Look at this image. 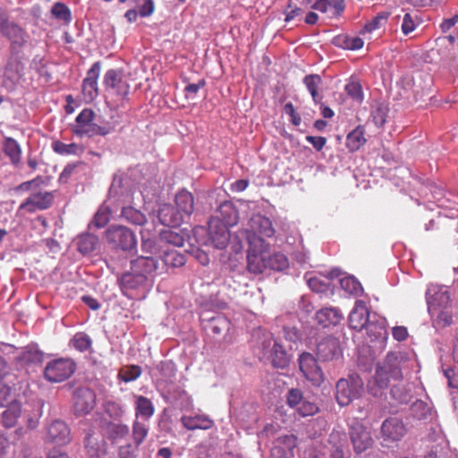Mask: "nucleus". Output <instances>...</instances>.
Wrapping results in <instances>:
<instances>
[{"mask_svg":"<svg viewBox=\"0 0 458 458\" xmlns=\"http://www.w3.org/2000/svg\"><path fill=\"white\" fill-rule=\"evenodd\" d=\"M402 357L400 352H388L384 361L377 367L375 381L378 387L386 388L391 380L402 379Z\"/></svg>","mask_w":458,"mask_h":458,"instance_id":"1","label":"nucleus"},{"mask_svg":"<svg viewBox=\"0 0 458 458\" xmlns=\"http://www.w3.org/2000/svg\"><path fill=\"white\" fill-rule=\"evenodd\" d=\"M364 390V383L358 375H350L348 377L337 380L335 386V399L339 406H349L353 400L360 397Z\"/></svg>","mask_w":458,"mask_h":458,"instance_id":"2","label":"nucleus"},{"mask_svg":"<svg viewBox=\"0 0 458 458\" xmlns=\"http://www.w3.org/2000/svg\"><path fill=\"white\" fill-rule=\"evenodd\" d=\"M158 269V261L153 257L140 256L131 261V273L135 274L137 284H132L133 275H124L122 277V284L129 288H136L144 284L148 275H151Z\"/></svg>","mask_w":458,"mask_h":458,"instance_id":"3","label":"nucleus"},{"mask_svg":"<svg viewBox=\"0 0 458 458\" xmlns=\"http://www.w3.org/2000/svg\"><path fill=\"white\" fill-rule=\"evenodd\" d=\"M248 270L250 274H262L267 267V259L264 255L266 243L263 239L253 234H248Z\"/></svg>","mask_w":458,"mask_h":458,"instance_id":"4","label":"nucleus"},{"mask_svg":"<svg viewBox=\"0 0 458 458\" xmlns=\"http://www.w3.org/2000/svg\"><path fill=\"white\" fill-rule=\"evenodd\" d=\"M349 325L353 330L360 331L366 328L369 334L381 335L383 327L369 323V310L364 301H355L354 307L349 314Z\"/></svg>","mask_w":458,"mask_h":458,"instance_id":"5","label":"nucleus"},{"mask_svg":"<svg viewBox=\"0 0 458 458\" xmlns=\"http://www.w3.org/2000/svg\"><path fill=\"white\" fill-rule=\"evenodd\" d=\"M75 362L70 359L59 358L47 362L44 368V377L50 383L66 380L75 372Z\"/></svg>","mask_w":458,"mask_h":458,"instance_id":"6","label":"nucleus"},{"mask_svg":"<svg viewBox=\"0 0 458 458\" xmlns=\"http://www.w3.org/2000/svg\"><path fill=\"white\" fill-rule=\"evenodd\" d=\"M106 239L115 250H132L136 248L137 240L133 232L126 226H111L106 231Z\"/></svg>","mask_w":458,"mask_h":458,"instance_id":"7","label":"nucleus"},{"mask_svg":"<svg viewBox=\"0 0 458 458\" xmlns=\"http://www.w3.org/2000/svg\"><path fill=\"white\" fill-rule=\"evenodd\" d=\"M299 369L302 373L306 380L310 381L313 386H320L325 381V377L321 368L318 366V362L314 355L310 352H303L300 354Z\"/></svg>","mask_w":458,"mask_h":458,"instance_id":"8","label":"nucleus"},{"mask_svg":"<svg viewBox=\"0 0 458 458\" xmlns=\"http://www.w3.org/2000/svg\"><path fill=\"white\" fill-rule=\"evenodd\" d=\"M340 272L338 269H332L328 273H305L304 278L309 287L314 293H327L330 290L332 282L338 278Z\"/></svg>","mask_w":458,"mask_h":458,"instance_id":"9","label":"nucleus"},{"mask_svg":"<svg viewBox=\"0 0 458 458\" xmlns=\"http://www.w3.org/2000/svg\"><path fill=\"white\" fill-rule=\"evenodd\" d=\"M250 229L242 231V236L248 241V234H253L256 237H273L276 233L270 219L260 214H255L250 216L249 221Z\"/></svg>","mask_w":458,"mask_h":458,"instance_id":"10","label":"nucleus"},{"mask_svg":"<svg viewBox=\"0 0 458 458\" xmlns=\"http://www.w3.org/2000/svg\"><path fill=\"white\" fill-rule=\"evenodd\" d=\"M317 356L321 362H329L342 358L343 351L337 337L327 336L320 340L316 348Z\"/></svg>","mask_w":458,"mask_h":458,"instance_id":"11","label":"nucleus"},{"mask_svg":"<svg viewBox=\"0 0 458 458\" xmlns=\"http://www.w3.org/2000/svg\"><path fill=\"white\" fill-rule=\"evenodd\" d=\"M104 86L106 90L121 98L126 97L130 92V85L119 70L110 69L106 72Z\"/></svg>","mask_w":458,"mask_h":458,"instance_id":"12","label":"nucleus"},{"mask_svg":"<svg viewBox=\"0 0 458 458\" xmlns=\"http://www.w3.org/2000/svg\"><path fill=\"white\" fill-rule=\"evenodd\" d=\"M349 434L356 454H360L372 445L370 431L363 424L354 422L350 428Z\"/></svg>","mask_w":458,"mask_h":458,"instance_id":"13","label":"nucleus"},{"mask_svg":"<svg viewBox=\"0 0 458 458\" xmlns=\"http://www.w3.org/2000/svg\"><path fill=\"white\" fill-rule=\"evenodd\" d=\"M54 201V194L49 191H38L31 193L25 201L20 205V210L25 209L30 214L36 213L38 210H45L50 208Z\"/></svg>","mask_w":458,"mask_h":458,"instance_id":"14","label":"nucleus"},{"mask_svg":"<svg viewBox=\"0 0 458 458\" xmlns=\"http://www.w3.org/2000/svg\"><path fill=\"white\" fill-rule=\"evenodd\" d=\"M24 73V64L15 54H11L4 71V86L12 88L20 82Z\"/></svg>","mask_w":458,"mask_h":458,"instance_id":"15","label":"nucleus"},{"mask_svg":"<svg viewBox=\"0 0 458 458\" xmlns=\"http://www.w3.org/2000/svg\"><path fill=\"white\" fill-rule=\"evenodd\" d=\"M406 433L403 422L398 418H387L382 422L381 435L384 441L398 442Z\"/></svg>","mask_w":458,"mask_h":458,"instance_id":"16","label":"nucleus"},{"mask_svg":"<svg viewBox=\"0 0 458 458\" xmlns=\"http://www.w3.org/2000/svg\"><path fill=\"white\" fill-rule=\"evenodd\" d=\"M210 240L218 250H225L230 242V226L219 225L216 219H209L208 222Z\"/></svg>","mask_w":458,"mask_h":458,"instance_id":"17","label":"nucleus"},{"mask_svg":"<svg viewBox=\"0 0 458 458\" xmlns=\"http://www.w3.org/2000/svg\"><path fill=\"white\" fill-rule=\"evenodd\" d=\"M47 439L48 442L59 445H66L71 440L70 429L64 422L55 420L47 428Z\"/></svg>","mask_w":458,"mask_h":458,"instance_id":"18","label":"nucleus"},{"mask_svg":"<svg viewBox=\"0 0 458 458\" xmlns=\"http://www.w3.org/2000/svg\"><path fill=\"white\" fill-rule=\"evenodd\" d=\"M159 222L166 227H177L182 225L183 218L187 217L170 204L160 206L157 215Z\"/></svg>","mask_w":458,"mask_h":458,"instance_id":"19","label":"nucleus"},{"mask_svg":"<svg viewBox=\"0 0 458 458\" xmlns=\"http://www.w3.org/2000/svg\"><path fill=\"white\" fill-rule=\"evenodd\" d=\"M210 219H216L219 225L233 227L238 223V211L232 201L221 202L216 208V216Z\"/></svg>","mask_w":458,"mask_h":458,"instance_id":"20","label":"nucleus"},{"mask_svg":"<svg viewBox=\"0 0 458 458\" xmlns=\"http://www.w3.org/2000/svg\"><path fill=\"white\" fill-rule=\"evenodd\" d=\"M450 297L448 292L443 290L428 292L427 303L429 312H437L439 310H445L449 307Z\"/></svg>","mask_w":458,"mask_h":458,"instance_id":"21","label":"nucleus"},{"mask_svg":"<svg viewBox=\"0 0 458 458\" xmlns=\"http://www.w3.org/2000/svg\"><path fill=\"white\" fill-rule=\"evenodd\" d=\"M343 313L336 308H324L317 311L316 320L324 327L338 325L343 320Z\"/></svg>","mask_w":458,"mask_h":458,"instance_id":"22","label":"nucleus"},{"mask_svg":"<svg viewBox=\"0 0 458 458\" xmlns=\"http://www.w3.org/2000/svg\"><path fill=\"white\" fill-rule=\"evenodd\" d=\"M181 422L182 427L188 430H206L214 426V422L206 415L182 416Z\"/></svg>","mask_w":458,"mask_h":458,"instance_id":"23","label":"nucleus"},{"mask_svg":"<svg viewBox=\"0 0 458 458\" xmlns=\"http://www.w3.org/2000/svg\"><path fill=\"white\" fill-rule=\"evenodd\" d=\"M175 208L190 217L194 210V199L191 192L182 190L175 195Z\"/></svg>","mask_w":458,"mask_h":458,"instance_id":"24","label":"nucleus"},{"mask_svg":"<svg viewBox=\"0 0 458 458\" xmlns=\"http://www.w3.org/2000/svg\"><path fill=\"white\" fill-rule=\"evenodd\" d=\"M365 133L366 131L363 125L357 126L348 133L347 138H345V147L351 153L359 150L360 147L365 145L367 141Z\"/></svg>","mask_w":458,"mask_h":458,"instance_id":"25","label":"nucleus"},{"mask_svg":"<svg viewBox=\"0 0 458 458\" xmlns=\"http://www.w3.org/2000/svg\"><path fill=\"white\" fill-rule=\"evenodd\" d=\"M135 400L136 417H141L145 420L150 419L155 413V407L150 399L142 394H137Z\"/></svg>","mask_w":458,"mask_h":458,"instance_id":"26","label":"nucleus"},{"mask_svg":"<svg viewBox=\"0 0 458 458\" xmlns=\"http://www.w3.org/2000/svg\"><path fill=\"white\" fill-rule=\"evenodd\" d=\"M303 83L306 89H308L311 98L315 104H319L321 101V97L318 92L322 84V79L318 74H309L303 78Z\"/></svg>","mask_w":458,"mask_h":458,"instance_id":"27","label":"nucleus"},{"mask_svg":"<svg viewBox=\"0 0 458 458\" xmlns=\"http://www.w3.org/2000/svg\"><path fill=\"white\" fill-rule=\"evenodd\" d=\"M94 113L91 109H88L87 133L88 137L94 135H106L110 132L111 127L108 123L98 124L94 122Z\"/></svg>","mask_w":458,"mask_h":458,"instance_id":"28","label":"nucleus"},{"mask_svg":"<svg viewBox=\"0 0 458 458\" xmlns=\"http://www.w3.org/2000/svg\"><path fill=\"white\" fill-rule=\"evenodd\" d=\"M163 262L166 267L176 268L186 264V258L176 250L169 249L164 250Z\"/></svg>","mask_w":458,"mask_h":458,"instance_id":"29","label":"nucleus"},{"mask_svg":"<svg viewBox=\"0 0 458 458\" xmlns=\"http://www.w3.org/2000/svg\"><path fill=\"white\" fill-rule=\"evenodd\" d=\"M4 153L9 157L10 161L13 165H17L21 161V147L13 138H5L3 147Z\"/></svg>","mask_w":458,"mask_h":458,"instance_id":"30","label":"nucleus"},{"mask_svg":"<svg viewBox=\"0 0 458 458\" xmlns=\"http://www.w3.org/2000/svg\"><path fill=\"white\" fill-rule=\"evenodd\" d=\"M296 446V437L293 435H284L276 438L275 446L272 447L271 452L278 454V452L293 453Z\"/></svg>","mask_w":458,"mask_h":458,"instance_id":"31","label":"nucleus"},{"mask_svg":"<svg viewBox=\"0 0 458 458\" xmlns=\"http://www.w3.org/2000/svg\"><path fill=\"white\" fill-rule=\"evenodd\" d=\"M334 44L344 49L358 50L364 46V41L359 37L339 35L334 39Z\"/></svg>","mask_w":458,"mask_h":458,"instance_id":"32","label":"nucleus"},{"mask_svg":"<svg viewBox=\"0 0 458 458\" xmlns=\"http://www.w3.org/2000/svg\"><path fill=\"white\" fill-rule=\"evenodd\" d=\"M72 402H73V409L76 416H85L86 415V390L82 387H77L73 391V397H72Z\"/></svg>","mask_w":458,"mask_h":458,"instance_id":"33","label":"nucleus"},{"mask_svg":"<svg viewBox=\"0 0 458 458\" xmlns=\"http://www.w3.org/2000/svg\"><path fill=\"white\" fill-rule=\"evenodd\" d=\"M54 152L61 156L77 155L83 153V147L76 143L66 144L59 140H55L52 143Z\"/></svg>","mask_w":458,"mask_h":458,"instance_id":"34","label":"nucleus"},{"mask_svg":"<svg viewBox=\"0 0 458 458\" xmlns=\"http://www.w3.org/2000/svg\"><path fill=\"white\" fill-rule=\"evenodd\" d=\"M84 164L82 161L70 163L65 165L63 173L59 176L61 182L66 183L72 177H79L83 174Z\"/></svg>","mask_w":458,"mask_h":458,"instance_id":"35","label":"nucleus"},{"mask_svg":"<svg viewBox=\"0 0 458 458\" xmlns=\"http://www.w3.org/2000/svg\"><path fill=\"white\" fill-rule=\"evenodd\" d=\"M0 33L9 38L13 46H21L24 43V31L15 24L0 30Z\"/></svg>","mask_w":458,"mask_h":458,"instance_id":"36","label":"nucleus"},{"mask_svg":"<svg viewBox=\"0 0 458 458\" xmlns=\"http://www.w3.org/2000/svg\"><path fill=\"white\" fill-rule=\"evenodd\" d=\"M141 374V367L137 365H129L121 368L118 373V378L120 381L130 383L131 381H136Z\"/></svg>","mask_w":458,"mask_h":458,"instance_id":"37","label":"nucleus"},{"mask_svg":"<svg viewBox=\"0 0 458 458\" xmlns=\"http://www.w3.org/2000/svg\"><path fill=\"white\" fill-rule=\"evenodd\" d=\"M21 416V408L19 405H10L3 413V425L5 428H12L15 426Z\"/></svg>","mask_w":458,"mask_h":458,"instance_id":"38","label":"nucleus"},{"mask_svg":"<svg viewBox=\"0 0 458 458\" xmlns=\"http://www.w3.org/2000/svg\"><path fill=\"white\" fill-rule=\"evenodd\" d=\"M122 217L135 225H143L146 223V216L140 210L132 207L122 208Z\"/></svg>","mask_w":458,"mask_h":458,"instance_id":"39","label":"nucleus"},{"mask_svg":"<svg viewBox=\"0 0 458 458\" xmlns=\"http://www.w3.org/2000/svg\"><path fill=\"white\" fill-rule=\"evenodd\" d=\"M105 413L108 414L110 419H119L124 413V410L119 401L114 399H106L103 404Z\"/></svg>","mask_w":458,"mask_h":458,"instance_id":"40","label":"nucleus"},{"mask_svg":"<svg viewBox=\"0 0 458 458\" xmlns=\"http://www.w3.org/2000/svg\"><path fill=\"white\" fill-rule=\"evenodd\" d=\"M339 284L343 290L350 294L360 295L362 292L360 283L353 276L342 277L339 279Z\"/></svg>","mask_w":458,"mask_h":458,"instance_id":"41","label":"nucleus"},{"mask_svg":"<svg viewBox=\"0 0 458 458\" xmlns=\"http://www.w3.org/2000/svg\"><path fill=\"white\" fill-rule=\"evenodd\" d=\"M267 264L268 267L276 271H284L288 267V259L286 255L280 252L271 254L267 259Z\"/></svg>","mask_w":458,"mask_h":458,"instance_id":"42","label":"nucleus"},{"mask_svg":"<svg viewBox=\"0 0 458 458\" xmlns=\"http://www.w3.org/2000/svg\"><path fill=\"white\" fill-rule=\"evenodd\" d=\"M272 363L276 368H286L288 364L287 353L277 343H275L272 347Z\"/></svg>","mask_w":458,"mask_h":458,"instance_id":"43","label":"nucleus"},{"mask_svg":"<svg viewBox=\"0 0 458 458\" xmlns=\"http://www.w3.org/2000/svg\"><path fill=\"white\" fill-rule=\"evenodd\" d=\"M111 216V210L108 206L102 205L98 208L97 213H95L93 216V220L91 222L97 227H105L106 225L109 223Z\"/></svg>","mask_w":458,"mask_h":458,"instance_id":"44","label":"nucleus"},{"mask_svg":"<svg viewBox=\"0 0 458 458\" xmlns=\"http://www.w3.org/2000/svg\"><path fill=\"white\" fill-rule=\"evenodd\" d=\"M148 428L142 422L138 420L132 423V439L137 446L140 445L145 437H148Z\"/></svg>","mask_w":458,"mask_h":458,"instance_id":"45","label":"nucleus"},{"mask_svg":"<svg viewBox=\"0 0 458 458\" xmlns=\"http://www.w3.org/2000/svg\"><path fill=\"white\" fill-rule=\"evenodd\" d=\"M388 18V14L386 13H380L375 17L372 18L368 23H366L361 29V34L366 32H373L381 28L383 23H386Z\"/></svg>","mask_w":458,"mask_h":458,"instance_id":"46","label":"nucleus"},{"mask_svg":"<svg viewBox=\"0 0 458 458\" xmlns=\"http://www.w3.org/2000/svg\"><path fill=\"white\" fill-rule=\"evenodd\" d=\"M160 237L162 241L174 247L183 246L184 243L183 236L172 230L161 232Z\"/></svg>","mask_w":458,"mask_h":458,"instance_id":"47","label":"nucleus"},{"mask_svg":"<svg viewBox=\"0 0 458 458\" xmlns=\"http://www.w3.org/2000/svg\"><path fill=\"white\" fill-rule=\"evenodd\" d=\"M344 90L352 100L361 103L364 100V95L362 94V89L358 81H350L344 86Z\"/></svg>","mask_w":458,"mask_h":458,"instance_id":"48","label":"nucleus"},{"mask_svg":"<svg viewBox=\"0 0 458 458\" xmlns=\"http://www.w3.org/2000/svg\"><path fill=\"white\" fill-rule=\"evenodd\" d=\"M294 408L295 411H297V413L303 418L317 414V412L319 411V408L315 403H311L308 400L298 404Z\"/></svg>","mask_w":458,"mask_h":458,"instance_id":"49","label":"nucleus"},{"mask_svg":"<svg viewBox=\"0 0 458 458\" xmlns=\"http://www.w3.org/2000/svg\"><path fill=\"white\" fill-rule=\"evenodd\" d=\"M100 72V63L93 64L90 70H88V87L92 88L94 96H98V78Z\"/></svg>","mask_w":458,"mask_h":458,"instance_id":"50","label":"nucleus"},{"mask_svg":"<svg viewBox=\"0 0 458 458\" xmlns=\"http://www.w3.org/2000/svg\"><path fill=\"white\" fill-rule=\"evenodd\" d=\"M52 13L54 17L64 22H69L71 21V12L69 7L63 3H55L52 8Z\"/></svg>","mask_w":458,"mask_h":458,"instance_id":"51","label":"nucleus"},{"mask_svg":"<svg viewBox=\"0 0 458 458\" xmlns=\"http://www.w3.org/2000/svg\"><path fill=\"white\" fill-rule=\"evenodd\" d=\"M43 354L36 349L29 348L26 349L21 355V361L27 363H38L42 361Z\"/></svg>","mask_w":458,"mask_h":458,"instance_id":"52","label":"nucleus"},{"mask_svg":"<svg viewBox=\"0 0 458 458\" xmlns=\"http://www.w3.org/2000/svg\"><path fill=\"white\" fill-rule=\"evenodd\" d=\"M72 131L77 136L81 137L86 133V109L81 110L76 117V124L72 126Z\"/></svg>","mask_w":458,"mask_h":458,"instance_id":"53","label":"nucleus"},{"mask_svg":"<svg viewBox=\"0 0 458 458\" xmlns=\"http://www.w3.org/2000/svg\"><path fill=\"white\" fill-rule=\"evenodd\" d=\"M303 395L300 389H292L287 394V404L291 407H295L298 404L305 402Z\"/></svg>","mask_w":458,"mask_h":458,"instance_id":"54","label":"nucleus"},{"mask_svg":"<svg viewBox=\"0 0 458 458\" xmlns=\"http://www.w3.org/2000/svg\"><path fill=\"white\" fill-rule=\"evenodd\" d=\"M415 28L416 24L414 19L409 13H405L403 19V24H401V31H403L404 35H409L415 30Z\"/></svg>","mask_w":458,"mask_h":458,"instance_id":"55","label":"nucleus"},{"mask_svg":"<svg viewBox=\"0 0 458 458\" xmlns=\"http://www.w3.org/2000/svg\"><path fill=\"white\" fill-rule=\"evenodd\" d=\"M70 345L74 349L80 352H83L86 350V334L85 333H77L74 337L71 339Z\"/></svg>","mask_w":458,"mask_h":458,"instance_id":"56","label":"nucleus"},{"mask_svg":"<svg viewBox=\"0 0 458 458\" xmlns=\"http://www.w3.org/2000/svg\"><path fill=\"white\" fill-rule=\"evenodd\" d=\"M432 316L437 317V322L443 327L448 326L452 323V316L449 311L445 310H439L437 312H430Z\"/></svg>","mask_w":458,"mask_h":458,"instance_id":"57","label":"nucleus"},{"mask_svg":"<svg viewBox=\"0 0 458 458\" xmlns=\"http://www.w3.org/2000/svg\"><path fill=\"white\" fill-rule=\"evenodd\" d=\"M12 401V390L7 385H0V406L4 407Z\"/></svg>","mask_w":458,"mask_h":458,"instance_id":"58","label":"nucleus"},{"mask_svg":"<svg viewBox=\"0 0 458 458\" xmlns=\"http://www.w3.org/2000/svg\"><path fill=\"white\" fill-rule=\"evenodd\" d=\"M284 112L291 117V122L293 125L298 126L301 124V116L295 112L292 103L289 102L284 106Z\"/></svg>","mask_w":458,"mask_h":458,"instance_id":"59","label":"nucleus"},{"mask_svg":"<svg viewBox=\"0 0 458 458\" xmlns=\"http://www.w3.org/2000/svg\"><path fill=\"white\" fill-rule=\"evenodd\" d=\"M211 323V331L215 335H220L223 329L227 327V321L222 318H213L210 321Z\"/></svg>","mask_w":458,"mask_h":458,"instance_id":"60","label":"nucleus"},{"mask_svg":"<svg viewBox=\"0 0 458 458\" xmlns=\"http://www.w3.org/2000/svg\"><path fill=\"white\" fill-rule=\"evenodd\" d=\"M306 141L313 145V148L317 151H320L323 148H325L327 143V139L325 137H316V136H306Z\"/></svg>","mask_w":458,"mask_h":458,"instance_id":"61","label":"nucleus"},{"mask_svg":"<svg viewBox=\"0 0 458 458\" xmlns=\"http://www.w3.org/2000/svg\"><path fill=\"white\" fill-rule=\"evenodd\" d=\"M392 335L394 339L398 342H403L409 336V333L407 332L406 327L403 326H397L393 327Z\"/></svg>","mask_w":458,"mask_h":458,"instance_id":"62","label":"nucleus"},{"mask_svg":"<svg viewBox=\"0 0 458 458\" xmlns=\"http://www.w3.org/2000/svg\"><path fill=\"white\" fill-rule=\"evenodd\" d=\"M444 375L448 380V386L453 388L458 387V376L455 375L454 369H447L444 370Z\"/></svg>","mask_w":458,"mask_h":458,"instance_id":"63","label":"nucleus"},{"mask_svg":"<svg viewBox=\"0 0 458 458\" xmlns=\"http://www.w3.org/2000/svg\"><path fill=\"white\" fill-rule=\"evenodd\" d=\"M458 22V13H455L453 17H450L448 19H445L441 25H439V28H441V30L445 33L451 30V28L454 27L455 24Z\"/></svg>","mask_w":458,"mask_h":458,"instance_id":"64","label":"nucleus"}]
</instances>
